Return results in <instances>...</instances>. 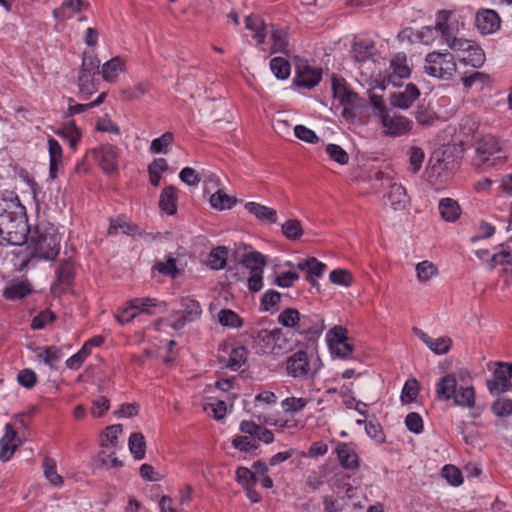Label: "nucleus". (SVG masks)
I'll return each instance as SVG.
<instances>
[{
    "mask_svg": "<svg viewBox=\"0 0 512 512\" xmlns=\"http://www.w3.org/2000/svg\"><path fill=\"white\" fill-rule=\"evenodd\" d=\"M329 279L332 283L342 286H350L353 282L351 273L345 269H335L331 271Z\"/></svg>",
    "mask_w": 512,
    "mask_h": 512,
    "instance_id": "nucleus-58",
    "label": "nucleus"
},
{
    "mask_svg": "<svg viewBox=\"0 0 512 512\" xmlns=\"http://www.w3.org/2000/svg\"><path fill=\"white\" fill-rule=\"evenodd\" d=\"M35 257L45 260H53L60 251L61 236L53 227L42 229L37 226L30 235Z\"/></svg>",
    "mask_w": 512,
    "mask_h": 512,
    "instance_id": "nucleus-4",
    "label": "nucleus"
},
{
    "mask_svg": "<svg viewBox=\"0 0 512 512\" xmlns=\"http://www.w3.org/2000/svg\"><path fill=\"white\" fill-rule=\"evenodd\" d=\"M137 315L138 310H136L130 300L127 302L125 307H123L118 313L115 314V318L120 324L123 325L132 321Z\"/></svg>",
    "mask_w": 512,
    "mask_h": 512,
    "instance_id": "nucleus-61",
    "label": "nucleus"
},
{
    "mask_svg": "<svg viewBox=\"0 0 512 512\" xmlns=\"http://www.w3.org/2000/svg\"><path fill=\"white\" fill-rule=\"evenodd\" d=\"M32 286L27 281H18L7 286L3 291V296L8 300L22 299L31 294Z\"/></svg>",
    "mask_w": 512,
    "mask_h": 512,
    "instance_id": "nucleus-32",
    "label": "nucleus"
},
{
    "mask_svg": "<svg viewBox=\"0 0 512 512\" xmlns=\"http://www.w3.org/2000/svg\"><path fill=\"white\" fill-rule=\"evenodd\" d=\"M475 23L482 35H488L500 29L501 19L495 10L483 8L476 13Z\"/></svg>",
    "mask_w": 512,
    "mask_h": 512,
    "instance_id": "nucleus-13",
    "label": "nucleus"
},
{
    "mask_svg": "<svg viewBox=\"0 0 512 512\" xmlns=\"http://www.w3.org/2000/svg\"><path fill=\"white\" fill-rule=\"evenodd\" d=\"M387 200L394 211L404 210L410 201L406 189L398 183H392L390 185Z\"/></svg>",
    "mask_w": 512,
    "mask_h": 512,
    "instance_id": "nucleus-21",
    "label": "nucleus"
},
{
    "mask_svg": "<svg viewBox=\"0 0 512 512\" xmlns=\"http://www.w3.org/2000/svg\"><path fill=\"white\" fill-rule=\"evenodd\" d=\"M409 170L413 173L419 172L425 158L424 151L420 147H411L409 152Z\"/></svg>",
    "mask_w": 512,
    "mask_h": 512,
    "instance_id": "nucleus-54",
    "label": "nucleus"
},
{
    "mask_svg": "<svg viewBox=\"0 0 512 512\" xmlns=\"http://www.w3.org/2000/svg\"><path fill=\"white\" fill-rule=\"evenodd\" d=\"M57 280L52 285L54 294H61L69 289L74 279V266L71 261L64 260L60 263L57 271Z\"/></svg>",
    "mask_w": 512,
    "mask_h": 512,
    "instance_id": "nucleus-17",
    "label": "nucleus"
},
{
    "mask_svg": "<svg viewBox=\"0 0 512 512\" xmlns=\"http://www.w3.org/2000/svg\"><path fill=\"white\" fill-rule=\"evenodd\" d=\"M442 476L453 486H459L463 482L461 471L453 465H445L442 469Z\"/></svg>",
    "mask_w": 512,
    "mask_h": 512,
    "instance_id": "nucleus-57",
    "label": "nucleus"
},
{
    "mask_svg": "<svg viewBox=\"0 0 512 512\" xmlns=\"http://www.w3.org/2000/svg\"><path fill=\"white\" fill-rule=\"evenodd\" d=\"M451 11L441 10L437 13V27L441 30L444 42L453 50L459 61L473 68H480L485 63L483 49L474 41L455 36V26L450 22Z\"/></svg>",
    "mask_w": 512,
    "mask_h": 512,
    "instance_id": "nucleus-2",
    "label": "nucleus"
},
{
    "mask_svg": "<svg viewBox=\"0 0 512 512\" xmlns=\"http://www.w3.org/2000/svg\"><path fill=\"white\" fill-rule=\"evenodd\" d=\"M17 437V432L15 431L12 424L7 423L5 425V434L0 439V460L7 461L13 455L15 450L17 449V444L15 443Z\"/></svg>",
    "mask_w": 512,
    "mask_h": 512,
    "instance_id": "nucleus-22",
    "label": "nucleus"
},
{
    "mask_svg": "<svg viewBox=\"0 0 512 512\" xmlns=\"http://www.w3.org/2000/svg\"><path fill=\"white\" fill-rule=\"evenodd\" d=\"M492 411L498 417H507L512 414V400L511 399H497L492 404Z\"/></svg>",
    "mask_w": 512,
    "mask_h": 512,
    "instance_id": "nucleus-59",
    "label": "nucleus"
},
{
    "mask_svg": "<svg viewBox=\"0 0 512 512\" xmlns=\"http://www.w3.org/2000/svg\"><path fill=\"white\" fill-rule=\"evenodd\" d=\"M324 329V319L320 315L314 313L302 314L296 332L312 340L319 337Z\"/></svg>",
    "mask_w": 512,
    "mask_h": 512,
    "instance_id": "nucleus-12",
    "label": "nucleus"
},
{
    "mask_svg": "<svg viewBox=\"0 0 512 512\" xmlns=\"http://www.w3.org/2000/svg\"><path fill=\"white\" fill-rule=\"evenodd\" d=\"M512 363L497 362L493 378L487 380V388L492 394H501L511 387Z\"/></svg>",
    "mask_w": 512,
    "mask_h": 512,
    "instance_id": "nucleus-11",
    "label": "nucleus"
},
{
    "mask_svg": "<svg viewBox=\"0 0 512 512\" xmlns=\"http://www.w3.org/2000/svg\"><path fill=\"white\" fill-rule=\"evenodd\" d=\"M270 68L273 74L281 80H285L290 76L291 66L287 59L283 57H275L270 61Z\"/></svg>",
    "mask_w": 512,
    "mask_h": 512,
    "instance_id": "nucleus-44",
    "label": "nucleus"
},
{
    "mask_svg": "<svg viewBox=\"0 0 512 512\" xmlns=\"http://www.w3.org/2000/svg\"><path fill=\"white\" fill-rule=\"evenodd\" d=\"M282 233L288 240H298L303 235L301 222L297 219L287 220L282 224Z\"/></svg>",
    "mask_w": 512,
    "mask_h": 512,
    "instance_id": "nucleus-47",
    "label": "nucleus"
},
{
    "mask_svg": "<svg viewBox=\"0 0 512 512\" xmlns=\"http://www.w3.org/2000/svg\"><path fill=\"white\" fill-rule=\"evenodd\" d=\"M146 443L143 434L132 433L129 438V450L135 459L141 460L145 457Z\"/></svg>",
    "mask_w": 512,
    "mask_h": 512,
    "instance_id": "nucleus-41",
    "label": "nucleus"
},
{
    "mask_svg": "<svg viewBox=\"0 0 512 512\" xmlns=\"http://www.w3.org/2000/svg\"><path fill=\"white\" fill-rule=\"evenodd\" d=\"M48 151H49V159H50V168L49 173L52 179L57 177V173L60 165L63 162V151L62 147L57 140L54 138L48 139Z\"/></svg>",
    "mask_w": 512,
    "mask_h": 512,
    "instance_id": "nucleus-27",
    "label": "nucleus"
},
{
    "mask_svg": "<svg viewBox=\"0 0 512 512\" xmlns=\"http://www.w3.org/2000/svg\"><path fill=\"white\" fill-rule=\"evenodd\" d=\"M125 61L116 56L106 61L101 67V74L105 81L115 82L120 73L124 72Z\"/></svg>",
    "mask_w": 512,
    "mask_h": 512,
    "instance_id": "nucleus-26",
    "label": "nucleus"
},
{
    "mask_svg": "<svg viewBox=\"0 0 512 512\" xmlns=\"http://www.w3.org/2000/svg\"><path fill=\"white\" fill-rule=\"evenodd\" d=\"M235 202L232 197L221 191H217L210 197L211 206L218 210L231 209Z\"/></svg>",
    "mask_w": 512,
    "mask_h": 512,
    "instance_id": "nucleus-53",
    "label": "nucleus"
},
{
    "mask_svg": "<svg viewBox=\"0 0 512 512\" xmlns=\"http://www.w3.org/2000/svg\"><path fill=\"white\" fill-rule=\"evenodd\" d=\"M110 408V401L105 396H99L92 401V408L90 410L92 416L99 418L102 417Z\"/></svg>",
    "mask_w": 512,
    "mask_h": 512,
    "instance_id": "nucleus-63",
    "label": "nucleus"
},
{
    "mask_svg": "<svg viewBox=\"0 0 512 512\" xmlns=\"http://www.w3.org/2000/svg\"><path fill=\"white\" fill-rule=\"evenodd\" d=\"M334 97L339 100L342 105H354L358 95L357 93L349 90L346 86L333 83Z\"/></svg>",
    "mask_w": 512,
    "mask_h": 512,
    "instance_id": "nucleus-42",
    "label": "nucleus"
},
{
    "mask_svg": "<svg viewBox=\"0 0 512 512\" xmlns=\"http://www.w3.org/2000/svg\"><path fill=\"white\" fill-rule=\"evenodd\" d=\"M92 157L104 173L110 174L118 170L119 149L112 144H104L90 149L86 157Z\"/></svg>",
    "mask_w": 512,
    "mask_h": 512,
    "instance_id": "nucleus-8",
    "label": "nucleus"
},
{
    "mask_svg": "<svg viewBox=\"0 0 512 512\" xmlns=\"http://www.w3.org/2000/svg\"><path fill=\"white\" fill-rule=\"evenodd\" d=\"M321 367V359L304 350L292 353L285 360L287 375L299 381L314 380Z\"/></svg>",
    "mask_w": 512,
    "mask_h": 512,
    "instance_id": "nucleus-3",
    "label": "nucleus"
},
{
    "mask_svg": "<svg viewBox=\"0 0 512 512\" xmlns=\"http://www.w3.org/2000/svg\"><path fill=\"white\" fill-rule=\"evenodd\" d=\"M373 48L374 46L372 44L363 41L356 42L353 47L355 60L361 62L369 59L372 55Z\"/></svg>",
    "mask_w": 512,
    "mask_h": 512,
    "instance_id": "nucleus-60",
    "label": "nucleus"
},
{
    "mask_svg": "<svg viewBox=\"0 0 512 512\" xmlns=\"http://www.w3.org/2000/svg\"><path fill=\"white\" fill-rule=\"evenodd\" d=\"M242 264L245 267L251 269V272L263 271L266 260L263 254L254 251L243 255Z\"/></svg>",
    "mask_w": 512,
    "mask_h": 512,
    "instance_id": "nucleus-43",
    "label": "nucleus"
},
{
    "mask_svg": "<svg viewBox=\"0 0 512 512\" xmlns=\"http://www.w3.org/2000/svg\"><path fill=\"white\" fill-rule=\"evenodd\" d=\"M425 72L430 76L448 80L456 72L454 55L450 52H431L425 58Z\"/></svg>",
    "mask_w": 512,
    "mask_h": 512,
    "instance_id": "nucleus-6",
    "label": "nucleus"
},
{
    "mask_svg": "<svg viewBox=\"0 0 512 512\" xmlns=\"http://www.w3.org/2000/svg\"><path fill=\"white\" fill-rule=\"evenodd\" d=\"M309 401L304 397H287L281 402V407L286 414H296L301 412Z\"/></svg>",
    "mask_w": 512,
    "mask_h": 512,
    "instance_id": "nucleus-40",
    "label": "nucleus"
},
{
    "mask_svg": "<svg viewBox=\"0 0 512 512\" xmlns=\"http://www.w3.org/2000/svg\"><path fill=\"white\" fill-rule=\"evenodd\" d=\"M181 307L182 310L171 315V327L176 330L182 329L188 322L197 320L202 314L200 303L191 297H183Z\"/></svg>",
    "mask_w": 512,
    "mask_h": 512,
    "instance_id": "nucleus-9",
    "label": "nucleus"
},
{
    "mask_svg": "<svg viewBox=\"0 0 512 512\" xmlns=\"http://www.w3.org/2000/svg\"><path fill=\"white\" fill-rule=\"evenodd\" d=\"M247 356L248 350L244 346H237L231 350L226 366L233 371H237L246 363Z\"/></svg>",
    "mask_w": 512,
    "mask_h": 512,
    "instance_id": "nucleus-38",
    "label": "nucleus"
},
{
    "mask_svg": "<svg viewBox=\"0 0 512 512\" xmlns=\"http://www.w3.org/2000/svg\"><path fill=\"white\" fill-rule=\"evenodd\" d=\"M149 89L148 84L146 83H138L133 87L127 88L123 90L122 96L125 100L132 101L139 99L141 96L147 93Z\"/></svg>",
    "mask_w": 512,
    "mask_h": 512,
    "instance_id": "nucleus-62",
    "label": "nucleus"
},
{
    "mask_svg": "<svg viewBox=\"0 0 512 512\" xmlns=\"http://www.w3.org/2000/svg\"><path fill=\"white\" fill-rule=\"evenodd\" d=\"M414 334L424 343L427 347L437 355H443L449 352L452 340L449 337L443 336L436 339L431 338L427 333L419 328H413Z\"/></svg>",
    "mask_w": 512,
    "mask_h": 512,
    "instance_id": "nucleus-19",
    "label": "nucleus"
},
{
    "mask_svg": "<svg viewBox=\"0 0 512 512\" xmlns=\"http://www.w3.org/2000/svg\"><path fill=\"white\" fill-rule=\"evenodd\" d=\"M177 189L174 186H166L160 195L159 206L169 215L176 213Z\"/></svg>",
    "mask_w": 512,
    "mask_h": 512,
    "instance_id": "nucleus-34",
    "label": "nucleus"
},
{
    "mask_svg": "<svg viewBox=\"0 0 512 512\" xmlns=\"http://www.w3.org/2000/svg\"><path fill=\"white\" fill-rule=\"evenodd\" d=\"M418 396V383L415 379L407 381L401 392V400L404 403L413 402Z\"/></svg>",
    "mask_w": 512,
    "mask_h": 512,
    "instance_id": "nucleus-64",
    "label": "nucleus"
},
{
    "mask_svg": "<svg viewBox=\"0 0 512 512\" xmlns=\"http://www.w3.org/2000/svg\"><path fill=\"white\" fill-rule=\"evenodd\" d=\"M271 40L273 42L271 53H287L288 39L287 33L282 29H273L271 31Z\"/></svg>",
    "mask_w": 512,
    "mask_h": 512,
    "instance_id": "nucleus-46",
    "label": "nucleus"
},
{
    "mask_svg": "<svg viewBox=\"0 0 512 512\" xmlns=\"http://www.w3.org/2000/svg\"><path fill=\"white\" fill-rule=\"evenodd\" d=\"M228 250L224 246L214 248L208 257V264L214 270L223 269L226 265Z\"/></svg>",
    "mask_w": 512,
    "mask_h": 512,
    "instance_id": "nucleus-45",
    "label": "nucleus"
},
{
    "mask_svg": "<svg viewBox=\"0 0 512 512\" xmlns=\"http://www.w3.org/2000/svg\"><path fill=\"white\" fill-rule=\"evenodd\" d=\"M420 91L418 87L409 83L404 91L394 92L390 94V104L399 109L406 110L419 98Z\"/></svg>",
    "mask_w": 512,
    "mask_h": 512,
    "instance_id": "nucleus-15",
    "label": "nucleus"
},
{
    "mask_svg": "<svg viewBox=\"0 0 512 512\" xmlns=\"http://www.w3.org/2000/svg\"><path fill=\"white\" fill-rule=\"evenodd\" d=\"M246 210L254 215L259 221L274 224L277 222V211L265 205L248 202L245 204Z\"/></svg>",
    "mask_w": 512,
    "mask_h": 512,
    "instance_id": "nucleus-25",
    "label": "nucleus"
},
{
    "mask_svg": "<svg viewBox=\"0 0 512 512\" xmlns=\"http://www.w3.org/2000/svg\"><path fill=\"white\" fill-rule=\"evenodd\" d=\"M42 469L44 477L54 487H61L64 484V479L57 473L56 461L48 456L43 459Z\"/></svg>",
    "mask_w": 512,
    "mask_h": 512,
    "instance_id": "nucleus-35",
    "label": "nucleus"
},
{
    "mask_svg": "<svg viewBox=\"0 0 512 512\" xmlns=\"http://www.w3.org/2000/svg\"><path fill=\"white\" fill-rule=\"evenodd\" d=\"M437 267L430 261H422L416 265L417 279L420 282H427L437 274Z\"/></svg>",
    "mask_w": 512,
    "mask_h": 512,
    "instance_id": "nucleus-52",
    "label": "nucleus"
},
{
    "mask_svg": "<svg viewBox=\"0 0 512 512\" xmlns=\"http://www.w3.org/2000/svg\"><path fill=\"white\" fill-rule=\"evenodd\" d=\"M297 268L307 272V281L312 285L315 284L314 277H321L326 270V265L316 258L311 257L305 261L299 262Z\"/></svg>",
    "mask_w": 512,
    "mask_h": 512,
    "instance_id": "nucleus-30",
    "label": "nucleus"
},
{
    "mask_svg": "<svg viewBox=\"0 0 512 512\" xmlns=\"http://www.w3.org/2000/svg\"><path fill=\"white\" fill-rule=\"evenodd\" d=\"M245 26L248 30L253 32V37L258 45H261L265 42L267 26L259 16H247L245 20Z\"/></svg>",
    "mask_w": 512,
    "mask_h": 512,
    "instance_id": "nucleus-31",
    "label": "nucleus"
},
{
    "mask_svg": "<svg viewBox=\"0 0 512 512\" xmlns=\"http://www.w3.org/2000/svg\"><path fill=\"white\" fill-rule=\"evenodd\" d=\"M89 4L84 0H66L59 8L53 11V16L60 21H64L79 13L82 8L87 9Z\"/></svg>",
    "mask_w": 512,
    "mask_h": 512,
    "instance_id": "nucleus-24",
    "label": "nucleus"
},
{
    "mask_svg": "<svg viewBox=\"0 0 512 512\" xmlns=\"http://www.w3.org/2000/svg\"><path fill=\"white\" fill-rule=\"evenodd\" d=\"M301 315L302 314L295 308H285L280 312L277 320L282 326L297 331Z\"/></svg>",
    "mask_w": 512,
    "mask_h": 512,
    "instance_id": "nucleus-39",
    "label": "nucleus"
},
{
    "mask_svg": "<svg viewBox=\"0 0 512 512\" xmlns=\"http://www.w3.org/2000/svg\"><path fill=\"white\" fill-rule=\"evenodd\" d=\"M326 153L330 159L341 165L347 164L349 161L348 153L337 144H328L326 146Z\"/></svg>",
    "mask_w": 512,
    "mask_h": 512,
    "instance_id": "nucleus-55",
    "label": "nucleus"
},
{
    "mask_svg": "<svg viewBox=\"0 0 512 512\" xmlns=\"http://www.w3.org/2000/svg\"><path fill=\"white\" fill-rule=\"evenodd\" d=\"M439 213L446 222H455L461 215V208L458 202L452 198H442L439 201Z\"/></svg>",
    "mask_w": 512,
    "mask_h": 512,
    "instance_id": "nucleus-28",
    "label": "nucleus"
},
{
    "mask_svg": "<svg viewBox=\"0 0 512 512\" xmlns=\"http://www.w3.org/2000/svg\"><path fill=\"white\" fill-rule=\"evenodd\" d=\"M100 68V61L94 55L92 52H84L83 59H82V65L79 72H84L88 74H92L93 76L98 75L101 71Z\"/></svg>",
    "mask_w": 512,
    "mask_h": 512,
    "instance_id": "nucleus-51",
    "label": "nucleus"
},
{
    "mask_svg": "<svg viewBox=\"0 0 512 512\" xmlns=\"http://www.w3.org/2000/svg\"><path fill=\"white\" fill-rule=\"evenodd\" d=\"M391 72L387 76L388 83L393 86H400L403 79L409 78L411 70L406 64V56L404 54H397L390 62Z\"/></svg>",
    "mask_w": 512,
    "mask_h": 512,
    "instance_id": "nucleus-16",
    "label": "nucleus"
},
{
    "mask_svg": "<svg viewBox=\"0 0 512 512\" xmlns=\"http://www.w3.org/2000/svg\"><path fill=\"white\" fill-rule=\"evenodd\" d=\"M476 163L489 168L498 169L507 161V155L502 150L499 141L493 136H486L475 146Z\"/></svg>",
    "mask_w": 512,
    "mask_h": 512,
    "instance_id": "nucleus-5",
    "label": "nucleus"
},
{
    "mask_svg": "<svg viewBox=\"0 0 512 512\" xmlns=\"http://www.w3.org/2000/svg\"><path fill=\"white\" fill-rule=\"evenodd\" d=\"M24 210L18 197L13 200L0 195V245L21 246L27 242L29 226Z\"/></svg>",
    "mask_w": 512,
    "mask_h": 512,
    "instance_id": "nucleus-1",
    "label": "nucleus"
},
{
    "mask_svg": "<svg viewBox=\"0 0 512 512\" xmlns=\"http://www.w3.org/2000/svg\"><path fill=\"white\" fill-rule=\"evenodd\" d=\"M92 74L79 72L78 87L79 93L83 99H88L97 91V83Z\"/></svg>",
    "mask_w": 512,
    "mask_h": 512,
    "instance_id": "nucleus-37",
    "label": "nucleus"
},
{
    "mask_svg": "<svg viewBox=\"0 0 512 512\" xmlns=\"http://www.w3.org/2000/svg\"><path fill=\"white\" fill-rule=\"evenodd\" d=\"M381 133L384 136L397 138L410 133L413 129V121L406 116L390 111L378 121Z\"/></svg>",
    "mask_w": 512,
    "mask_h": 512,
    "instance_id": "nucleus-7",
    "label": "nucleus"
},
{
    "mask_svg": "<svg viewBox=\"0 0 512 512\" xmlns=\"http://www.w3.org/2000/svg\"><path fill=\"white\" fill-rule=\"evenodd\" d=\"M174 135L172 132H165L160 137L152 140L150 145V151L154 154H166L168 147L173 143Z\"/></svg>",
    "mask_w": 512,
    "mask_h": 512,
    "instance_id": "nucleus-48",
    "label": "nucleus"
},
{
    "mask_svg": "<svg viewBox=\"0 0 512 512\" xmlns=\"http://www.w3.org/2000/svg\"><path fill=\"white\" fill-rule=\"evenodd\" d=\"M327 342L331 353L340 358H348L353 352V345L348 342L347 329L335 326L327 333Z\"/></svg>",
    "mask_w": 512,
    "mask_h": 512,
    "instance_id": "nucleus-10",
    "label": "nucleus"
},
{
    "mask_svg": "<svg viewBox=\"0 0 512 512\" xmlns=\"http://www.w3.org/2000/svg\"><path fill=\"white\" fill-rule=\"evenodd\" d=\"M281 338L282 331L280 329H261L258 331L255 341L263 353H274L277 342Z\"/></svg>",
    "mask_w": 512,
    "mask_h": 512,
    "instance_id": "nucleus-20",
    "label": "nucleus"
},
{
    "mask_svg": "<svg viewBox=\"0 0 512 512\" xmlns=\"http://www.w3.org/2000/svg\"><path fill=\"white\" fill-rule=\"evenodd\" d=\"M452 400L457 406L474 409L476 404L475 390L472 386L460 387Z\"/></svg>",
    "mask_w": 512,
    "mask_h": 512,
    "instance_id": "nucleus-33",
    "label": "nucleus"
},
{
    "mask_svg": "<svg viewBox=\"0 0 512 512\" xmlns=\"http://www.w3.org/2000/svg\"><path fill=\"white\" fill-rule=\"evenodd\" d=\"M322 78V72L320 69L304 65L298 67L293 82L296 86L311 89L315 87Z\"/></svg>",
    "mask_w": 512,
    "mask_h": 512,
    "instance_id": "nucleus-18",
    "label": "nucleus"
},
{
    "mask_svg": "<svg viewBox=\"0 0 512 512\" xmlns=\"http://www.w3.org/2000/svg\"><path fill=\"white\" fill-rule=\"evenodd\" d=\"M58 136L65 139L69 146L75 150L80 139H81V131L76 126L74 120L67 122L61 129L55 132Z\"/></svg>",
    "mask_w": 512,
    "mask_h": 512,
    "instance_id": "nucleus-36",
    "label": "nucleus"
},
{
    "mask_svg": "<svg viewBox=\"0 0 512 512\" xmlns=\"http://www.w3.org/2000/svg\"><path fill=\"white\" fill-rule=\"evenodd\" d=\"M339 464L346 470L355 471L360 466V458L351 443L338 442L335 447Z\"/></svg>",
    "mask_w": 512,
    "mask_h": 512,
    "instance_id": "nucleus-14",
    "label": "nucleus"
},
{
    "mask_svg": "<svg viewBox=\"0 0 512 512\" xmlns=\"http://www.w3.org/2000/svg\"><path fill=\"white\" fill-rule=\"evenodd\" d=\"M236 480L245 488L247 486L256 485L258 477L250 469L246 467H239L236 470Z\"/></svg>",
    "mask_w": 512,
    "mask_h": 512,
    "instance_id": "nucleus-56",
    "label": "nucleus"
},
{
    "mask_svg": "<svg viewBox=\"0 0 512 512\" xmlns=\"http://www.w3.org/2000/svg\"><path fill=\"white\" fill-rule=\"evenodd\" d=\"M218 321L222 326L231 328H240L243 325V320L240 316L230 309L220 310L218 313Z\"/></svg>",
    "mask_w": 512,
    "mask_h": 512,
    "instance_id": "nucleus-49",
    "label": "nucleus"
},
{
    "mask_svg": "<svg viewBox=\"0 0 512 512\" xmlns=\"http://www.w3.org/2000/svg\"><path fill=\"white\" fill-rule=\"evenodd\" d=\"M457 391V379L454 374H447L436 383V397L443 401L453 399Z\"/></svg>",
    "mask_w": 512,
    "mask_h": 512,
    "instance_id": "nucleus-23",
    "label": "nucleus"
},
{
    "mask_svg": "<svg viewBox=\"0 0 512 512\" xmlns=\"http://www.w3.org/2000/svg\"><path fill=\"white\" fill-rule=\"evenodd\" d=\"M123 428L121 424H114L107 427L102 439L103 449L115 448L118 444V436L122 433Z\"/></svg>",
    "mask_w": 512,
    "mask_h": 512,
    "instance_id": "nucleus-50",
    "label": "nucleus"
},
{
    "mask_svg": "<svg viewBox=\"0 0 512 512\" xmlns=\"http://www.w3.org/2000/svg\"><path fill=\"white\" fill-rule=\"evenodd\" d=\"M131 303L134 305L136 310H138V314L146 313L153 315L156 314L157 310L164 311L166 309V304L164 302L151 297L134 298L131 300Z\"/></svg>",
    "mask_w": 512,
    "mask_h": 512,
    "instance_id": "nucleus-29",
    "label": "nucleus"
}]
</instances>
